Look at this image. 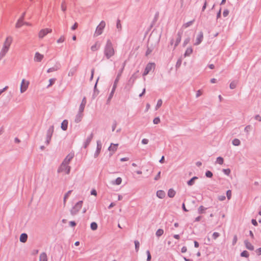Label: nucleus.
Listing matches in <instances>:
<instances>
[{
  "mask_svg": "<svg viewBox=\"0 0 261 261\" xmlns=\"http://www.w3.org/2000/svg\"><path fill=\"white\" fill-rule=\"evenodd\" d=\"M91 49L92 51H95L98 49V48L97 47V44L95 43L94 45H92L91 47Z\"/></svg>",
  "mask_w": 261,
  "mask_h": 261,
  "instance_id": "052dcab7",
  "label": "nucleus"
},
{
  "mask_svg": "<svg viewBox=\"0 0 261 261\" xmlns=\"http://www.w3.org/2000/svg\"><path fill=\"white\" fill-rule=\"evenodd\" d=\"M244 244L245 245L246 248L249 250H253L254 246L247 240H245L244 241Z\"/></svg>",
  "mask_w": 261,
  "mask_h": 261,
  "instance_id": "b1692460",
  "label": "nucleus"
},
{
  "mask_svg": "<svg viewBox=\"0 0 261 261\" xmlns=\"http://www.w3.org/2000/svg\"><path fill=\"white\" fill-rule=\"evenodd\" d=\"M101 147H102V145H101V143L100 141H97L96 150L94 154V156L95 158H97L99 155V154L100 152L101 149Z\"/></svg>",
  "mask_w": 261,
  "mask_h": 261,
  "instance_id": "9b49d317",
  "label": "nucleus"
},
{
  "mask_svg": "<svg viewBox=\"0 0 261 261\" xmlns=\"http://www.w3.org/2000/svg\"><path fill=\"white\" fill-rule=\"evenodd\" d=\"M139 72V71L138 70L136 73H134L130 77L128 83L131 84V86H132L136 79L138 77V75H137V73Z\"/></svg>",
  "mask_w": 261,
  "mask_h": 261,
  "instance_id": "f3484780",
  "label": "nucleus"
},
{
  "mask_svg": "<svg viewBox=\"0 0 261 261\" xmlns=\"http://www.w3.org/2000/svg\"><path fill=\"white\" fill-rule=\"evenodd\" d=\"M118 146V144L111 143V145L108 148V150L110 151V152L112 151L113 152H115L117 149Z\"/></svg>",
  "mask_w": 261,
  "mask_h": 261,
  "instance_id": "6ab92c4d",
  "label": "nucleus"
},
{
  "mask_svg": "<svg viewBox=\"0 0 261 261\" xmlns=\"http://www.w3.org/2000/svg\"><path fill=\"white\" fill-rule=\"evenodd\" d=\"M207 208H205L202 205H201L199 207L198 209V213L200 214H203L204 213V211Z\"/></svg>",
  "mask_w": 261,
  "mask_h": 261,
  "instance_id": "e433bc0d",
  "label": "nucleus"
},
{
  "mask_svg": "<svg viewBox=\"0 0 261 261\" xmlns=\"http://www.w3.org/2000/svg\"><path fill=\"white\" fill-rule=\"evenodd\" d=\"M106 23L104 21H101L97 27L94 35L99 36L102 33L103 29L105 27Z\"/></svg>",
  "mask_w": 261,
  "mask_h": 261,
  "instance_id": "39448f33",
  "label": "nucleus"
},
{
  "mask_svg": "<svg viewBox=\"0 0 261 261\" xmlns=\"http://www.w3.org/2000/svg\"><path fill=\"white\" fill-rule=\"evenodd\" d=\"M182 34V31H178L177 34V37L176 39V42L174 44V48L178 45L181 41V36Z\"/></svg>",
  "mask_w": 261,
  "mask_h": 261,
  "instance_id": "2eb2a0df",
  "label": "nucleus"
},
{
  "mask_svg": "<svg viewBox=\"0 0 261 261\" xmlns=\"http://www.w3.org/2000/svg\"><path fill=\"white\" fill-rule=\"evenodd\" d=\"M181 62H182L181 59H178L176 63V65H175V67L176 69L178 68L180 66V65L181 64Z\"/></svg>",
  "mask_w": 261,
  "mask_h": 261,
  "instance_id": "49530a36",
  "label": "nucleus"
},
{
  "mask_svg": "<svg viewBox=\"0 0 261 261\" xmlns=\"http://www.w3.org/2000/svg\"><path fill=\"white\" fill-rule=\"evenodd\" d=\"M27 239H28V235L27 233H23L21 234V235L20 236V238H19L20 241L21 242L25 243L27 242Z\"/></svg>",
  "mask_w": 261,
  "mask_h": 261,
  "instance_id": "393cba45",
  "label": "nucleus"
},
{
  "mask_svg": "<svg viewBox=\"0 0 261 261\" xmlns=\"http://www.w3.org/2000/svg\"><path fill=\"white\" fill-rule=\"evenodd\" d=\"M29 82L28 81H25L24 79H23L22 80L21 83V86H20V92L23 93L24 92L29 86Z\"/></svg>",
  "mask_w": 261,
  "mask_h": 261,
  "instance_id": "0eeeda50",
  "label": "nucleus"
},
{
  "mask_svg": "<svg viewBox=\"0 0 261 261\" xmlns=\"http://www.w3.org/2000/svg\"><path fill=\"white\" fill-rule=\"evenodd\" d=\"M153 122L155 124H158L160 122V119L159 117H155L153 120Z\"/></svg>",
  "mask_w": 261,
  "mask_h": 261,
  "instance_id": "3c124183",
  "label": "nucleus"
},
{
  "mask_svg": "<svg viewBox=\"0 0 261 261\" xmlns=\"http://www.w3.org/2000/svg\"><path fill=\"white\" fill-rule=\"evenodd\" d=\"M54 131V125H51L47 130L45 144L48 145L50 143L51 137Z\"/></svg>",
  "mask_w": 261,
  "mask_h": 261,
  "instance_id": "20e7f679",
  "label": "nucleus"
},
{
  "mask_svg": "<svg viewBox=\"0 0 261 261\" xmlns=\"http://www.w3.org/2000/svg\"><path fill=\"white\" fill-rule=\"evenodd\" d=\"M118 83V82H117L114 81L113 85L112 91H115V90H116V89L117 88V86Z\"/></svg>",
  "mask_w": 261,
  "mask_h": 261,
  "instance_id": "4d7b16f0",
  "label": "nucleus"
},
{
  "mask_svg": "<svg viewBox=\"0 0 261 261\" xmlns=\"http://www.w3.org/2000/svg\"><path fill=\"white\" fill-rule=\"evenodd\" d=\"M97 224L95 222H93L90 224V228L92 230H95L97 229Z\"/></svg>",
  "mask_w": 261,
  "mask_h": 261,
  "instance_id": "72a5a7b5",
  "label": "nucleus"
},
{
  "mask_svg": "<svg viewBox=\"0 0 261 261\" xmlns=\"http://www.w3.org/2000/svg\"><path fill=\"white\" fill-rule=\"evenodd\" d=\"M73 157L74 154L70 153L66 156L62 163L68 165Z\"/></svg>",
  "mask_w": 261,
  "mask_h": 261,
  "instance_id": "4468645a",
  "label": "nucleus"
},
{
  "mask_svg": "<svg viewBox=\"0 0 261 261\" xmlns=\"http://www.w3.org/2000/svg\"><path fill=\"white\" fill-rule=\"evenodd\" d=\"M217 163L220 165H222L224 162V159L222 157L219 156L217 158Z\"/></svg>",
  "mask_w": 261,
  "mask_h": 261,
  "instance_id": "ea45409f",
  "label": "nucleus"
},
{
  "mask_svg": "<svg viewBox=\"0 0 261 261\" xmlns=\"http://www.w3.org/2000/svg\"><path fill=\"white\" fill-rule=\"evenodd\" d=\"M256 253L258 255H261V248H259L256 250Z\"/></svg>",
  "mask_w": 261,
  "mask_h": 261,
  "instance_id": "774afa93",
  "label": "nucleus"
},
{
  "mask_svg": "<svg viewBox=\"0 0 261 261\" xmlns=\"http://www.w3.org/2000/svg\"><path fill=\"white\" fill-rule=\"evenodd\" d=\"M12 41H13L12 37L11 36H8L6 38V39L4 43L3 47H6V48H8V49H9L10 46Z\"/></svg>",
  "mask_w": 261,
  "mask_h": 261,
  "instance_id": "6e6552de",
  "label": "nucleus"
},
{
  "mask_svg": "<svg viewBox=\"0 0 261 261\" xmlns=\"http://www.w3.org/2000/svg\"><path fill=\"white\" fill-rule=\"evenodd\" d=\"M9 49L6 48V47H3L1 52H0V60L5 56L6 54L7 53Z\"/></svg>",
  "mask_w": 261,
  "mask_h": 261,
  "instance_id": "aec40b11",
  "label": "nucleus"
},
{
  "mask_svg": "<svg viewBox=\"0 0 261 261\" xmlns=\"http://www.w3.org/2000/svg\"><path fill=\"white\" fill-rule=\"evenodd\" d=\"M222 171L223 172V173L227 175H229L230 173V170L228 168L227 169H223L222 170Z\"/></svg>",
  "mask_w": 261,
  "mask_h": 261,
  "instance_id": "09e8293b",
  "label": "nucleus"
},
{
  "mask_svg": "<svg viewBox=\"0 0 261 261\" xmlns=\"http://www.w3.org/2000/svg\"><path fill=\"white\" fill-rule=\"evenodd\" d=\"M116 27L119 30H121V24L120 23V20L119 19H117V20Z\"/></svg>",
  "mask_w": 261,
  "mask_h": 261,
  "instance_id": "8fccbe9b",
  "label": "nucleus"
},
{
  "mask_svg": "<svg viewBox=\"0 0 261 261\" xmlns=\"http://www.w3.org/2000/svg\"><path fill=\"white\" fill-rule=\"evenodd\" d=\"M232 143L234 146H239L240 145L241 142L239 139H234L232 140Z\"/></svg>",
  "mask_w": 261,
  "mask_h": 261,
  "instance_id": "58836bf2",
  "label": "nucleus"
},
{
  "mask_svg": "<svg viewBox=\"0 0 261 261\" xmlns=\"http://www.w3.org/2000/svg\"><path fill=\"white\" fill-rule=\"evenodd\" d=\"M161 171H159V172L158 173L157 175L155 176V177H154V179L155 180H159V179L160 178V177H161Z\"/></svg>",
  "mask_w": 261,
  "mask_h": 261,
  "instance_id": "bf43d9fd",
  "label": "nucleus"
},
{
  "mask_svg": "<svg viewBox=\"0 0 261 261\" xmlns=\"http://www.w3.org/2000/svg\"><path fill=\"white\" fill-rule=\"evenodd\" d=\"M220 236V233L217 232H215L213 234V238L214 240H216L217 238Z\"/></svg>",
  "mask_w": 261,
  "mask_h": 261,
  "instance_id": "5fc2aeb1",
  "label": "nucleus"
},
{
  "mask_svg": "<svg viewBox=\"0 0 261 261\" xmlns=\"http://www.w3.org/2000/svg\"><path fill=\"white\" fill-rule=\"evenodd\" d=\"M86 103H87L86 98L85 97H84L83 98L82 102H81V105L80 106V108H79V111H80V112H84V110L85 106L86 105Z\"/></svg>",
  "mask_w": 261,
  "mask_h": 261,
  "instance_id": "dca6fc26",
  "label": "nucleus"
},
{
  "mask_svg": "<svg viewBox=\"0 0 261 261\" xmlns=\"http://www.w3.org/2000/svg\"><path fill=\"white\" fill-rule=\"evenodd\" d=\"M122 72H123V68H121L120 70L119 71V72L117 74V77L115 79L114 81H116V82H119V81L120 80V77L121 76V74H122Z\"/></svg>",
  "mask_w": 261,
  "mask_h": 261,
  "instance_id": "f704fd0d",
  "label": "nucleus"
},
{
  "mask_svg": "<svg viewBox=\"0 0 261 261\" xmlns=\"http://www.w3.org/2000/svg\"><path fill=\"white\" fill-rule=\"evenodd\" d=\"M68 124V120L66 119L64 120L61 123V127L62 129L64 131L66 130L67 129Z\"/></svg>",
  "mask_w": 261,
  "mask_h": 261,
  "instance_id": "4be33fe9",
  "label": "nucleus"
},
{
  "mask_svg": "<svg viewBox=\"0 0 261 261\" xmlns=\"http://www.w3.org/2000/svg\"><path fill=\"white\" fill-rule=\"evenodd\" d=\"M203 38V34L202 31L200 32L197 35L196 39V42L194 43L195 45H198L201 43Z\"/></svg>",
  "mask_w": 261,
  "mask_h": 261,
  "instance_id": "9d476101",
  "label": "nucleus"
},
{
  "mask_svg": "<svg viewBox=\"0 0 261 261\" xmlns=\"http://www.w3.org/2000/svg\"><path fill=\"white\" fill-rule=\"evenodd\" d=\"M135 245V250L136 252H138L139 249L140 243L137 240L135 241L134 242Z\"/></svg>",
  "mask_w": 261,
  "mask_h": 261,
  "instance_id": "79ce46f5",
  "label": "nucleus"
},
{
  "mask_svg": "<svg viewBox=\"0 0 261 261\" xmlns=\"http://www.w3.org/2000/svg\"><path fill=\"white\" fill-rule=\"evenodd\" d=\"M163 233H164V230H163V229H159L156 231L155 234H156V236L158 237H161V236H162Z\"/></svg>",
  "mask_w": 261,
  "mask_h": 261,
  "instance_id": "4c0bfd02",
  "label": "nucleus"
},
{
  "mask_svg": "<svg viewBox=\"0 0 261 261\" xmlns=\"http://www.w3.org/2000/svg\"><path fill=\"white\" fill-rule=\"evenodd\" d=\"M213 175V174L211 171L207 170L206 171L205 176L207 177L211 178V177H212Z\"/></svg>",
  "mask_w": 261,
  "mask_h": 261,
  "instance_id": "a18cd8bd",
  "label": "nucleus"
},
{
  "mask_svg": "<svg viewBox=\"0 0 261 261\" xmlns=\"http://www.w3.org/2000/svg\"><path fill=\"white\" fill-rule=\"evenodd\" d=\"M197 179H198V177L197 176L193 177L192 178H191L189 180L187 181V184L189 186H193L195 183V180Z\"/></svg>",
  "mask_w": 261,
  "mask_h": 261,
  "instance_id": "cd10ccee",
  "label": "nucleus"
},
{
  "mask_svg": "<svg viewBox=\"0 0 261 261\" xmlns=\"http://www.w3.org/2000/svg\"><path fill=\"white\" fill-rule=\"evenodd\" d=\"M60 68H61L60 64L59 63H57L54 67L49 68L47 70V73H50V72H54V71H57Z\"/></svg>",
  "mask_w": 261,
  "mask_h": 261,
  "instance_id": "f8f14e48",
  "label": "nucleus"
},
{
  "mask_svg": "<svg viewBox=\"0 0 261 261\" xmlns=\"http://www.w3.org/2000/svg\"><path fill=\"white\" fill-rule=\"evenodd\" d=\"M56 79L55 78H53V79H50L49 80V85L47 86V88L51 86L55 82Z\"/></svg>",
  "mask_w": 261,
  "mask_h": 261,
  "instance_id": "c03bdc74",
  "label": "nucleus"
},
{
  "mask_svg": "<svg viewBox=\"0 0 261 261\" xmlns=\"http://www.w3.org/2000/svg\"><path fill=\"white\" fill-rule=\"evenodd\" d=\"M39 261H47V257L45 252H42L40 254Z\"/></svg>",
  "mask_w": 261,
  "mask_h": 261,
  "instance_id": "bb28decb",
  "label": "nucleus"
},
{
  "mask_svg": "<svg viewBox=\"0 0 261 261\" xmlns=\"http://www.w3.org/2000/svg\"><path fill=\"white\" fill-rule=\"evenodd\" d=\"M72 192V190H69L65 194L63 199V203L64 205H65L66 204V199L69 197L70 194Z\"/></svg>",
  "mask_w": 261,
  "mask_h": 261,
  "instance_id": "7c9ffc66",
  "label": "nucleus"
},
{
  "mask_svg": "<svg viewBox=\"0 0 261 261\" xmlns=\"http://www.w3.org/2000/svg\"><path fill=\"white\" fill-rule=\"evenodd\" d=\"M237 85V82L233 81L231 82L229 85V87L231 89H234L236 88Z\"/></svg>",
  "mask_w": 261,
  "mask_h": 261,
  "instance_id": "c9c22d12",
  "label": "nucleus"
},
{
  "mask_svg": "<svg viewBox=\"0 0 261 261\" xmlns=\"http://www.w3.org/2000/svg\"><path fill=\"white\" fill-rule=\"evenodd\" d=\"M156 196L159 198L162 199L165 196V193L163 190H158L156 192Z\"/></svg>",
  "mask_w": 261,
  "mask_h": 261,
  "instance_id": "a878e982",
  "label": "nucleus"
},
{
  "mask_svg": "<svg viewBox=\"0 0 261 261\" xmlns=\"http://www.w3.org/2000/svg\"><path fill=\"white\" fill-rule=\"evenodd\" d=\"M69 225L71 227H74L76 226V223L75 221H70L69 222Z\"/></svg>",
  "mask_w": 261,
  "mask_h": 261,
  "instance_id": "69168bd1",
  "label": "nucleus"
},
{
  "mask_svg": "<svg viewBox=\"0 0 261 261\" xmlns=\"http://www.w3.org/2000/svg\"><path fill=\"white\" fill-rule=\"evenodd\" d=\"M195 20L193 19L191 21H188L185 23H184L182 26V29H186L190 26H191L193 23V22H194Z\"/></svg>",
  "mask_w": 261,
  "mask_h": 261,
  "instance_id": "c756f323",
  "label": "nucleus"
},
{
  "mask_svg": "<svg viewBox=\"0 0 261 261\" xmlns=\"http://www.w3.org/2000/svg\"><path fill=\"white\" fill-rule=\"evenodd\" d=\"M71 167L67 164L62 163L60 167L58 168V173H62L65 172L66 174H69L70 171Z\"/></svg>",
  "mask_w": 261,
  "mask_h": 261,
  "instance_id": "7ed1b4c3",
  "label": "nucleus"
},
{
  "mask_svg": "<svg viewBox=\"0 0 261 261\" xmlns=\"http://www.w3.org/2000/svg\"><path fill=\"white\" fill-rule=\"evenodd\" d=\"M43 58V55L40 54L38 52L36 53L34 60L36 62H40Z\"/></svg>",
  "mask_w": 261,
  "mask_h": 261,
  "instance_id": "412c9836",
  "label": "nucleus"
},
{
  "mask_svg": "<svg viewBox=\"0 0 261 261\" xmlns=\"http://www.w3.org/2000/svg\"><path fill=\"white\" fill-rule=\"evenodd\" d=\"M193 52L192 47H188L187 48L184 54L185 57L189 56Z\"/></svg>",
  "mask_w": 261,
  "mask_h": 261,
  "instance_id": "473e14b6",
  "label": "nucleus"
},
{
  "mask_svg": "<svg viewBox=\"0 0 261 261\" xmlns=\"http://www.w3.org/2000/svg\"><path fill=\"white\" fill-rule=\"evenodd\" d=\"M162 105V99H159L158 100V102H157V104L156 105V107H155V109L157 110Z\"/></svg>",
  "mask_w": 261,
  "mask_h": 261,
  "instance_id": "de8ad7c7",
  "label": "nucleus"
},
{
  "mask_svg": "<svg viewBox=\"0 0 261 261\" xmlns=\"http://www.w3.org/2000/svg\"><path fill=\"white\" fill-rule=\"evenodd\" d=\"M218 199L220 201H223L226 199V197L225 195H220L218 197Z\"/></svg>",
  "mask_w": 261,
  "mask_h": 261,
  "instance_id": "13d9d810",
  "label": "nucleus"
},
{
  "mask_svg": "<svg viewBox=\"0 0 261 261\" xmlns=\"http://www.w3.org/2000/svg\"><path fill=\"white\" fill-rule=\"evenodd\" d=\"M190 40V38H186L184 40V43H183V46H185L189 42Z\"/></svg>",
  "mask_w": 261,
  "mask_h": 261,
  "instance_id": "680f3d73",
  "label": "nucleus"
},
{
  "mask_svg": "<svg viewBox=\"0 0 261 261\" xmlns=\"http://www.w3.org/2000/svg\"><path fill=\"white\" fill-rule=\"evenodd\" d=\"M23 17H20L16 23L15 27L16 28H19L24 25V21H23Z\"/></svg>",
  "mask_w": 261,
  "mask_h": 261,
  "instance_id": "5701e85b",
  "label": "nucleus"
},
{
  "mask_svg": "<svg viewBox=\"0 0 261 261\" xmlns=\"http://www.w3.org/2000/svg\"><path fill=\"white\" fill-rule=\"evenodd\" d=\"M83 112H80V111H79L78 113L76 115L75 118V120H74V121L76 123H79L80 121H81V120H82V119L83 118Z\"/></svg>",
  "mask_w": 261,
  "mask_h": 261,
  "instance_id": "a211bd4d",
  "label": "nucleus"
},
{
  "mask_svg": "<svg viewBox=\"0 0 261 261\" xmlns=\"http://www.w3.org/2000/svg\"><path fill=\"white\" fill-rule=\"evenodd\" d=\"M64 37L63 36H61L58 40H57V42L58 43H61V42H63L64 41Z\"/></svg>",
  "mask_w": 261,
  "mask_h": 261,
  "instance_id": "338daca9",
  "label": "nucleus"
},
{
  "mask_svg": "<svg viewBox=\"0 0 261 261\" xmlns=\"http://www.w3.org/2000/svg\"><path fill=\"white\" fill-rule=\"evenodd\" d=\"M252 127L250 125H247L245 127V129H244V130L247 132V133H248L250 129H251Z\"/></svg>",
  "mask_w": 261,
  "mask_h": 261,
  "instance_id": "6e6d98bb",
  "label": "nucleus"
},
{
  "mask_svg": "<svg viewBox=\"0 0 261 261\" xmlns=\"http://www.w3.org/2000/svg\"><path fill=\"white\" fill-rule=\"evenodd\" d=\"M122 182V178L120 177H117L114 181H112V183L113 185H119Z\"/></svg>",
  "mask_w": 261,
  "mask_h": 261,
  "instance_id": "2f4dec72",
  "label": "nucleus"
},
{
  "mask_svg": "<svg viewBox=\"0 0 261 261\" xmlns=\"http://www.w3.org/2000/svg\"><path fill=\"white\" fill-rule=\"evenodd\" d=\"M61 8H62V11H65L66 10V7L65 1H63L62 3Z\"/></svg>",
  "mask_w": 261,
  "mask_h": 261,
  "instance_id": "864d4df0",
  "label": "nucleus"
},
{
  "mask_svg": "<svg viewBox=\"0 0 261 261\" xmlns=\"http://www.w3.org/2000/svg\"><path fill=\"white\" fill-rule=\"evenodd\" d=\"M114 54V49L110 40H108L105 48V55L108 59Z\"/></svg>",
  "mask_w": 261,
  "mask_h": 261,
  "instance_id": "f257e3e1",
  "label": "nucleus"
},
{
  "mask_svg": "<svg viewBox=\"0 0 261 261\" xmlns=\"http://www.w3.org/2000/svg\"><path fill=\"white\" fill-rule=\"evenodd\" d=\"M249 254L247 251L244 250L241 253V256L242 257H248Z\"/></svg>",
  "mask_w": 261,
  "mask_h": 261,
  "instance_id": "a19ab883",
  "label": "nucleus"
},
{
  "mask_svg": "<svg viewBox=\"0 0 261 261\" xmlns=\"http://www.w3.org/2000/svg\"><path fill=\"white\" fill-rule=\"evenodd\" d=\"M76 70V69L75 68H73L71 69L68 73V75L70 76H73L74 75V74L75 73Z\"/></svg>",
  "mask_w": 261,
  "mask_h": 261,
  "instance_id": "37998d69",
  "label": "nucleus"
},
{
  "mask_svg": "<svg viewBox=\"0 0 261 261\" xmlns=\"http://www.w3.org/2000/svg\"><path fill=\"white\" fill-rule=\"evenodd\" d=\"M175 191L173 189H170L168 192V196L170 198H173L175 195Z\"/></svg>",
  "mask_w": 261,
  "mask_h": 261,
  "instance_id": "c85d7f7f",
  "label": "nucleus"
},
{
  "mask_svg": "<svg viewBox=\"0 0 261 261\" xmlns=\"http://www.w3.org/2000/svg\"><path fill=\"white\" fill-rule=\"evenodd\" d=\"M52 32V30L50 29H42L40 31L38 36L39 38L40 39L43 38L44 36H45L47 34L50 33Z\"/></svg>",
  "mask_w": 261,
  "mask_h": 261,
  "instance_id": "423d86ee",
  "label": "nucleus"
},
{
  "mask_svg": "<svg viewBox=\"0 0 261 261\" xmlns=\"http://www.w3.org/2000/svg\"><path fill=\"white\" fill-rule=\"evenodd\" d=\"M153 66H155L154 63H148L146 66V67L145 68L144 71L143 73V76H145L147 74L149 73V72L151 71L152 69V68Z\"/></svg>",
  "mask_w": 261,
  "mask_h": 261,
  "instance_id": "1a4fd4ad",
  "label": "nucleus"
},
{
  "mask_svg": "<svg viewBox=\"0 0 261 261\" xmlns=\"http://www.w3.org/2000/svg\"><path fill=\"white\" fill-rule=\"evenodd\" d=\"M226 196L228 198V199H230L231 197V191L230 190H228L226 192Z\"/></svg>",
  "mask_w": 261,
  "mask_h": 261,
  "instance_id": "603ef678",
  "label": "nucleus"
},
{
  "mask_svg": "<svg viewBox=\"0 0 261 261\" xmlns=\"http://www.w3.org/2000/svg\"><path fill=\"white\" fill-rule=\"evenodd\" d=\"M117 126V122L116 120H114L113 124L112 125V131H114Z\"/></svg>",
  "mask_w": 261,
  "mask_h": 261,
  "instance_id": "e2e57ef3",
  "label": "nucleus"
},
{
  "mask_svg": "<svg viewBox=\"0 0 261 261\" xmlns=\"http://www.w3.org/2000/svg\"><path fill=\"white\" fill-rule=\"evenodd\" d=\"M93 134L91 133L90 135V136L87 138L86 140L85 141V142L84 143L83 147L84 148H86L88 147V146L90 144L92 139H93Z\"/></svg>",
  "mask_w": 261,
  "mask_h": 261,
  "instance_id": "ddd939ff",
  "label": "nucleus"
},
{
  "mask_svg": "<svg viewBox=\"0 0 261 261\" xmlns=\"http://www.w3.org/2000/svg\"><path fill=\"white\" fill-rule=\"evenodd\" d=\"M83 201L82 200L77 202L70 210V214L72 216L76 215L82 208Z\"/></svg>",
  "mask_w": 261,
  "mask_h": 261,
  "instance_id": "f03ea898",
  "label": "nucleus"
},
{
  "mask_svg": "<svg viewBox=\"0 0 261 261\" xmlns=\"http://www.w3.org/2000/svg\"><path fill=\"white\" fill-rule=\"evenodd\" d=\"M151 52H152V49H150V48L148 47L146 51L145 55L146 56H148Z\"/></svg>",
  "mask_w": 261,
  "mask_h": 261,
  "instance_id": "0e129e2a",
  "label": "nucleus"
}]
</instances>
